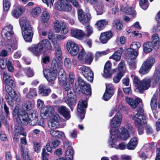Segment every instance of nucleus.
Segmentation results:
<instances>
[{
	"instance_id": "1a4fd4ad",
	"label": "nucleus",
	"mask_w": 160,
	"mask_h": 160,
	"mask_svg": "<svg viewBox=\"0 0 160 160\" xmlns=\"http://www.w3.org/2000/svg\"><path fill=\"white\" fill-rule=\"evenodd\" d=\"M55 63L52 60L50 68L43 70L44 77L49 82L54 81L57 77V74H56L55 71Z\"/></svg>"
},
{
	"instance_id": "e2e57ef3",
	"label": "nucleus",
	"mask_w": 160,
	"mask_h": 160,
	"mask_svg": "<svg viewBox=\"0 0 160 160\" xmlns=\"http://www.w3.org/2000/svg\"><path fill=\"white\" fill-rule=\"evenodd\" d=\"M112 24L113 27L118 29H121L123 27V25L118 20L115 21Z\"/></svg>"
},
{
	"instance_id": "2eb2a0df",
	"label": "nucleus",
	"mask_w": 160,
	"mask_h": 160,
	"mask_svg": "<svg viewBox=\"0 0 160 160\" xmlns=\"http://www.w3.org/2000/svg\"><path fill=\"white\" fill-rule=\"evenodd\" d=\"M78 19L82 23L84 24L88 22L91 18V15L89 13L86 14L82 9L78 10Z\"/></svg>"
},
{
	"instance_id": "9b49d317",
	"label": "nucleus",
	"mask_w": 160,
	"mask_h": 160,
	"mask_svg": "<svg viewBox=\"0 0 160 160\" xmlns=\"http://www.w3.org/2000/svg\"><path fill=\"white\" fill-rule=\"evenodd\" d=\"M78 68L82 71V73L87 80L92 82L93 79V74L90 68L85 66H78Z\"/></svg>"
},
{
	"instance_id": "680f3d73",
	"label": "nucleus",
	"mask_w": 160,
	"mask_h": 160,
	"mask_svg": "<svg viewBox=\"0 0 160 160\" xmlns=\"http://www.w3.org/2000/svg\"><path fill=\"white\" fill-rule=\"evenodd\" d=\"M10 0H3V8L4 11H7L9 9L11 3Z\"/></svg>"
},
{
	"instance_id": "20e7f679",
	"label": "nucleus",
	"mask_w": 160,
	"mask_h": 160,
	"mask_svg": "<svg viewBox=\"0 0 160 160\" xmlns=\"http://www.w3.org/2000/svg\"><path fill=\"white\" fill-rule=\"evenodd\" d=\"M136 126L143 125L146 122V114L144 113L142 107L141 106L137 109V113L135 115L132 116Z\"/></svg>"
},
{
	"instance_id": "5fc2aeb1",
	"label": "nucleus",
	"mask_w": 160,
	"mask_h": 160,
	"mask_svg": "<svg viewBox=\"0 0 160 160\" xmlns=\"http://www.w3.org/2000/svg\"><path fill=\"white\" fill-rule=\"evenodd\" d=\"M131 77L132 78L134 85L137 87L138 88L140 85L141 81H140L139 78L136 76L131 75Z\"/></svg>"
},
{
	"instance_id": "a18cd8bd",
	"label": "nucleus",
	"mask_w": 160,
	"mask_h": 160,
	"mask_svg": "<svg viewBox=\"0 0 160 160\" xmlns=\"http://www.w3.org/2000/svg\"><path fill=\"white\" fill-rule=\"evenodd\" d=\"M41 21L42 23H45L49 20L50 17L49 13L47 11H44L41 16Z\"/></svg>"
},
{
	"instance_id": "de8ad7c7",
	"label": "nucleus",
	"mask_w": 160,
	"mask_h": 160,
	"mask_svg": "<svg viewBox=\"0 0 160 160\" xmlns=\"http://www.w3.org/2000/svg\"><path fill=\"white\" fill-rule=\"evenodd\" d=\"M59 82L60 84L62 85L63 87V88L65 89V87H69L70 85L68 84L66 82V76L63 77H58Z\"/></svg>"
},
{
	"instance_id": "7ed1b4c3",
	"label": "nucleus",
	"mask_w": 160,
	"mask_h": 160,
	"mask_svg": "<svg viewBox=\"0 0 160 160\" xmlns=\"http://www.w3.org/2000/svg\"><path fill=\"white\" fill-rule=\"evenodd\" d=\"M78 83H76L75 88L76 91L79 93H82L87 95L91 94V89L90 84L86 82L82 78L78 77Z\"/></svg>"
},
{
	"instance_id": "c85d7f7f",
	"label": "nucleus",
	"mask_w": 160,
	"mask_h": 160,
	"mask_svg": "<svg viewBox=\"0 0 160 160\" xmlns=\"http://www.w3.org/2000/svg\"><path fill=\"white\" fill-rule=\"evenodd\" d=\"M14 134L17 136L19 135H21L24 136H26V133L24 132V128L20 123H17L15 124Z\"/></svg>"
},
{
	"instance_id": "49530a36",
	"label": "nucleus",
	"mask_w": 160,
	"mask_h": 160,
	"mask_svg": "<svg viewBox=\"0 0 160 160\" xmlns=\"http://www.w3.org/2000/svg\"><path fill=\"white\" fill-rule=\"evenodd\" d=\"M93 59V58L92 53L90 52H88L86 54L83 61L86 63L90 64Z\"/></svg>"
},
{
	"instance_id": "4be33fe9",
	"label": "nucleus",
	"mask_w": 160,
	"mask_h": 160,
	"mask_svg": "<svg viewBox=\"0 0 160 160\" xmlns=\"http://www.w3.org/2000/svg\"><path fill=\"white\" fill-rule=\"evenodd\" d=\"M53 62H54L55 66V71L56 74L57 75L58 73V77H63L66 76V73L64 69L62 67V64L61 62H58L56 59L53 60Z\"/></svg>"
},
{
	"instance_id": "cd10ccee",
	"label": "nucleus",
	"mask_w": 160,
	"mask_h": 160,
	"mask_svg": "<svg viewBox=\"0 0 160 160\" xmlns=\"http://www.w3.org/2000/svg\"><path fill=\"white\" fill-rule=\"evenodd\" d=\"M112 35L113 34L111 31L101 33L100 37L101 42L103 44L107 43Z\"/></svg>"
},
{
	"instance_id": "0e129e2a",
	"label": "nucleus",
	"mask_w": 160,
	"mask_h": 160,
	"mask_svg": "<svg viewBox=\"0 0 160 160\" xmlns=\"http://www.w3.org/2000/svg\"><path fill=\"white\" fill-rule=\"evenodd\" d=\"M123 75L122 73L119 72L117 75L114 76L113 78V81L114 83H117L119 82L120 80Z\"/></svg>"
},
{
	"instance_id": "f3484780",
	"label": "nucleus",
	"mask_w": 160,
	"mask_h": 160,
	"mask_svg": "<svg viewBox=\"0 0 160 160\" xmlns=\"http://www.w3.org/2000/svg\"><path fill=\"white\" fill-rule=\"evenodd\" d=\"M54 24V29L55 32H59L61 31L62 34H65L68 32V29L66 24L62 23L61 26L58 21H56Z\"/></svg>"
},
{
	"instance_id": "58836bf2",
	"label": "nucleus",
	"mask_w": 160,
	"mask_h": 160,
	"mask_svg": "<svg viewBox=\"0 0 160 160\" xmlns=\"http://www.w3.org/2000/svg\"><path fill=\"white\" fill-rule=\"evenodd\" d=\"M154 47V45L152 42H145L143 45V51L145 53H148L152 51Z\"/></svg>"
},
{
	"instance_id": "864d4df0",
	"label": "nucleus",
	"mask_w": 160,
	"mask_h": 160,
	"mask_svg": "<svg viewBox=\"0 0 160 160\" xmlns=\"http://www.w3.org/2000/svg\"><path fill=\"white\" fill-rule=\"evenodd\" d=\"M150 69L142 64L139 70V73L142 75H144L148 73L150 70Z\"/></svg>"
},
{
	"instance_id": "412c9836",
	"label": "nucleus",
	"mask_w": 160,
	"mask_h": 160,
	"mask_svg": "<svg viewBox=\"0 0 160 160\" xmlns=\"http://www.w3.org/2000/svg\"><path fill=\"white\" fill-rule=\"evenodd\" d=\"M52 43L55 50L56 58L60 61L62 59V54L60 44L55 39L52 40Z\"/></svg>"
},
{
	"instance_id": "9d476101",
	"label": "nucleus",
	"mask_w": 160,
	"mask_h": 160,
	"mask_svg": "<svg viewBox=\"0 0 160 160\" xmlns=\"http://www.w3.org/2000/svg\"><path fill=\"white\" fill-rule=\"evenodd\" d=\"M67 48L68 51L72 56L77 55L79 51L78 45L71 40L68 41L67 43Z\"/></svg>"
},
{
	"instance_id": "39448f33",
	"label": "nucleus",
	"mask_w": 160,
	"mask_h": 160,
	"mask_svg": "<svg viewBox=\"0 0 160 160\" xmlns=\"http://www.w3.org/2000/svg\"><path fill=\"white\" fill-rule=\"evenodd\" d=\"M65 90L67 92V95L68 99L65 100V102L70 107L72 111H73V107L75 106L76 102V96L73 88L71 87H65Z\"/></svg>"
},
{
	"instance_id": "4c0bfd02",
	"label": "nucleus",
	"mask_w": 160,
	"mask_h": 160,
	"mask_svg": "<svg viewBox=\"0 0 160 160\" xmlns=\"http://www.w3.org/2000/svg\"><path fill=\"white\" fill-rule=\"evenodd\" d=\"M24 10V8L22 9L18 7H16L12 10V14L14 17L18 18L21 15Z\"/></svg>"
},
{
	"instance_id": "774afa93",
	"label": "nucleus",
	"mask_w": 160,
	"mask_h": 160,
	"mask_svg": "<svg viewBox=\"0 0 160 160\" xmlns=\"http://www.w3.org/2000/svg\"><path fill=\"white\" fill-rule=\"evenodd\" d=\"M97 15H101L103 13V7L101 5L97 6L95 7Z\"/></svg>"
},
{
	"instance_id": "72a5a7b5",
	"label": "nucleus",
	"mask_w": 160,
	"mask_h": 160,
	"mask_svg": "<svg viewBox=\"0 0 160 160\" xmlns=\"http://www.w3.org/2000/svg\"><path fill=\"white\" fill-rule=\"evenodd\" d=\"M108 23V20L106 19H101L98 21L95 25L98 30L100 31L102 30Z\"/></svg>"
},
{
	"instance_id": "a211bd4d",
	"label": "nucleus",
	"mask_w": 160,
	"mask_h": 160,
	"mask_svg": "<svg viewBox=\"0 0 160 160\" xmlns=\"http://www.w3.org/2000/svg\"><path fill=\"white\" fill-rule=\"evenodd\" d=\"M87 107V102L86 100L80 101L78 104L77 111L78 112L81 114L80 117V119L82 120L84 118V114L85 111V108H86Z\"/></svg>"
},
{
	"instance_id": "bb28decb",
	"label": "nucleus",
	"mask_w": 160,
	"mask_h": 160,
	"mask_svg": "<svg viewBox=\"0 0 160 160\" xmlns=\"http://www.w3.org/2000/svg\"><path fill=\"white\" fill-rule=\"evenodd\" d=\"M141 44L138 42H132L130 48L129 50H128L129 53L132 54H134V57L138 56V52L136 51L139 48L141 47Z\"/></svg>"
},
{
	"instance_id": "338daca9",
	"label": "nucleus",
	"mask_w": 160,
	"mask_h": 160,
	"mask_svg": "<svg viewBox=\"0 0 160 160\" xmlns=\"http://www.w3.org/2000/svg\"><path fill=\"white\" fill-rule=\"evenodd\" d=\"M8 64V61L6 58H2L0 59V67L2 69H4Z\"/></svg>"
},
{
	"instance_id": "37998d69",
	"label": "nucleus",
	"mask_w": 160,
	"mask_h": 160,
	"mask_svg": "<svg viewBox=\"0 0 160 160\" xmlns=\"http://www.w3.org/2000/svg\"><path fill=\"white\" fill-rule=\"evenodd\" d=\"M34 107L33 103L29 101H27L22 105V109L25 111H28Z\"/></svg>"
},
{
	"instance_id": "7c9ffc66",
	"label": "nucleus",
	"mask_w": 160,
	"mask_h": 160,
	"mask_svg": "<svg viewBox=\"0 0 160 160\" xmlns=\"http://www.w3.org/2000/svg\"><path fill=\"white\" fill-rule=\"evenodd\" d=\"M138 142V139L137 137L132 138L127 145V148L129 150H134L136 147Z\"/></svg>"
},
{
	"instance_id": "6ab92c4d",
	"label": "nucleus",
	"mask_w": 160,
	"mask_h": 160,
	"mask_svg": "<svg viewBox=\"0 0 160 160\" xmlns=\"http://www.w3.org/2000/svg\"><path fill=\"white\" fill-rule=\"evenodd\" d=\"M114 89L112 84L106 85L105 92L103 95L102 98L105 101L109 100L114 94Z\"/></svg>"
},
{
	"instance_id": "6e6d98bb",
	"label": "nucleus",
	"mask_w": 160,
	"mask_h": 160,
	"mask_svg": "<svg viewBox=\"0 0 160 160\" xmlns=\"http://www.w3.org/2000/svg\"><path fill=\"white\" fill-rule=\"evenodd\" d=\"M24 71L26 75L28 77H32L34 75L33 70L30 68H24Z\"/></svg>"
},
{
	"instance_id": "c03bdc74",
	"label": "nucleus",
	"mask_w": 160,
	"mask_h": 160,
	"mask_svg": "<svg viewBox=\"0 0 160 160\" xmlns=\"http://www.w3.org/2000/svg\"><path fill=\"white\" fill-rule=\"evenodd\" d=\"M155 62V59L152 57H148L143 63L146 66L151 69Z\"/></svg>"
},
{
	"instance_id": "b1692460",
	"label": "nucleus",
	"mask_w": 160,
	"mask_h": 160,
	"mask_svg": "<svg viewBox=\"0 0 160 160\" xmlns=\"http://www.w3.org/2000/svg\"><path fill=\"white\" fill-rule=\"evenodd\" d=\"M18 118L21 122L24 125L29 124V118L28 113L25 112H22L19 113Z\"/></svg>"
},
{
	"instance_id": "3c124183",
	"label": "nucleus",
	"mask_w": 160,
	"mask_h": 160,
	"mask_svg": "<svg viewBox=\"0 0 160 160\" xmlns=\"http://www.w3.org/2000/svg\"><path fill=\"white\" fill-rule=\"evenodd\" d=\"M36 89L31 88L29 89V92L26 95V97L28 98H32L37 95Z\"/></svg>"
},
{
	"instance_id": "603ef678",
	"label": "nucleus",
	"mask_w": 160,
	"mask_h": 160,
	"mask_svg": "<svg viewBox=\"0 0 160 160\" xmlns=\"http://www.w3.org/2000/svg\"><path fill=\"white\" fill-rule=\"evenodd\" d=\"M48 124L49 127L52 129L57 128L59 127V124L58 122L53 120H50L49 121Z\"/></svg>"
},
{
	"instance_id": "69168bd1",
	"label": "nucleus",
	"mask_w": 160,
	"mask_h": 160,
	"mask_svg": "<svg viewBox=\"0 0 160 160\" xmlns=\"http://www.w3.org/2000/svg\"><path fill=\"white\" fill-rule=\"evenodd\" d=\"M33 148L34 151L38 152H40L41 148V144L37 142H34L33 143Z\"/></svg>"
},
{
	"instance_id": "dca6fc26",
	"label": "nucleus",
	"mask_w": 160,
	"mask_h": 160,
	"mask_svg": "<svg viewBox=\"0 0 160 160\" xmlns=\"http://www.w3.org/2000/svg\"><path fill=\"white\" fill-rule=\"evenodd\" d=\"M42 47L39 42L37 44L32 45L28 49L33 54L38 56L45 51L43 50Z\"/></svg>"
},
{
	"instance_id": "79ce46f5",
	"label": "nucleus",
	"mask_w": 160,
	"mask_h": 160,
	"mask_svg": "<svg viewBox=\"0 0 160 160\" xmlns=\"http://www.w3.org/2000/svg\"><path fill=\"white\" fill-rule=\"evenodd\" d=\"M157 95L154 94L151 98L150 102V105L152 111L155 110L157 108Z\"/></svg>"
},
{
	"instance_id": "473e14b6",
	"label": "nucleus",
	"mask_w": 160,
	"mask_h": 160,
	"mask_svg": "<svg viewBox=\"0 0 160 160\" xmlns=\"http://www.w3.org/2000/svg\"><path fill=\"white\" fill-rule=\"evenodd\" d=\"M51 92V90L49 88H47L45 86H40L38 91L39 94L41 96H47Z\"/></svg>"
},
{
	"instance_id": "423d86ee",
	"label": "nucleus",
	"mask_w": 160,
	"mask_h": 160,
	"mask_svg": "<svg viewBox=\"0 0 160 160\" xmlns=\"http://www.w3.org/2000/svg\"><path fill=\"white\" fill-rule=\"evenodd\" d=\"M2 36L5 40H7L5 47L8 51H11L12 50L16 49L18 46L17 41L16 38L13 35H10L9 33H7L6 36V37H4L2 35Z\"/></svg>"
},
{
	"instance_id": "6e6552de",
	"label": "nucleus",
	"mask_w": 160,
	"mask_h": 160,
	"mask_svg": "<svg viewBox=\"0 0 160 160\" xmlns=\"http://www.w3.org/2000/svg\"><path fill=\"white\" fill-rule=\"evenodd\" d=\"M55 5V8L59 11L69 12L72 9L69 0H58Z\"/></svg>"
},
{
	"instance_id": "4d7b16f0",
	"label": "nucleus",
	"mask_w": 160,
	"mask_h": 160,
	"mask_svg": "<svg viewBox=\"0 0 160 160\" xmlns=\"http://www.w3.org/2000/svg\"><path fill=\"white\" fill-rule=\"evenodd\" d=\"M118 70L120 73H122L123 74L125 72L126 70V68L124 61L122 60L119 64Z\"/></svg>"
},
{
	"instance_id": "13d9d810",
	"label": "nucleus",
	"mask_w": 160,
	"mask_h": 160,
	"mask_svg": "<svg viewBox=\"0 0 160 160\" xmlns=\"http://www.w3.org/2000/svg\"><path fill=\"white\" fill-rule=\"evenodd\" d=\"M139 4L140 7L143 10H146L148 7V0H139Z\"/></svg>"
},
{
	"instance_id": "f704fd0d",
	"label": "nucleus",
	"mask_w": 160,
	"mask_h": 160,
	"mask_svg": "<svg viewBox=\"0 0 160 160\" xmlns=\"http://www.w3.org/2000/svg\"><path fill=\"white\" fill-rule=\"evenodd\" d=\"M43 50H50L52 48V45L50 42L47 39H44L39 42Z\"/></svg>"
},
{
	"instance_id": "f257e3e1",
	"label": "nucleus",
	"mask_w": 160,
	"mask_h": 160,
	"mask_svg": "<svg viewBox=\"0 0 160 160\" xmlns=\"http://www.w3.org/2000/svg\"><path fill=\"white\" fill-rule=\"evenodd\" d=\"M121 132L118 136L117 137L116 134V132H112L110 130V139L109 140V143L111 146L112 148H114L117 149L124 150L127 148V145L124 142H122L120 143L118 145H116V143L117 142L118 138H120L122 140H126L129 137V135L128 130L125 128L122 127L120 129Z\"/></svg>"
},
{
	"instance_id": "e433bc0d",
	"label": "nucleus",
	"mask_w": 160,
	"mask_h": 160,
	"mask_svg": "<svg viewBox=\"0 0 160 160\" xmlns=\"http://www.w3.org/2000/svg\"><path fill=\"white\" fill-rule=\"evenodd\" d=\"M123 52V49L122 48H120L114 52L113 55L110 57L109 58L118 61L120 59Z\"/></svg>"
},
{
	"instance_id": "09e8293b",
	"label": "nucleus",
	"mask_w": 160,
	"mask_h": 160,
	"mask_svg": "<svg viewBox=\"0 0 160 160\" xmlns=\"http://www.w3.org/2000/svg\"><path fill=\"white\" fill-rule=\"evenodd\" d=\"M152 42L154 46L158 48L159 47V39L158 35L157 34H154L152 36Z\"/></svg>"
},
{
	"instance_id": "052dcab7",
	"label": "nucleus",
	"mask_w": 160,
	"mask_h": 160,
	"mask_svg": "<svg viewBox=\"0 0 160 160\" xmlns=\"http://www.w3.org/2000/svg\"><path fill=\"white\" fill-rule=\"evenodd\" d=\"M124 11L128 14L131 15L133 17L135 15V10L132 7L126 8L124 9Z\"/></svg>"
},
{
	"instance_id": "0eeeda50",
	"label": "nucleus",
	"mask_w": 160,
	"mask_h": 160,
	"mask_svg": "<svg viewBox=\"0 0 160 160\" xmlns=\"http://www.w3.org/2000/svg\"><path fill=\"white\" fill-rule=\"evenodd\" d=\"M122 114L119 112H118L110 122V125L112 128H110V132L111 130L112 132H116L114 133L116 134L117 137L120 133L119 132L120 131H118L116 128L120 125L122 121Z\"/></svg>"
},
{
	"instance_id": "ddd939ff",
	"label": "nucleus",
	"mask_w": 160,
	"mask_h": 160,
	"mask_svg": "<svg viewBox=\"0 0 160 160\" xmlns=\"http://www.w3.org/2000/svg\"><path fill=\"white\" fill-rule=\"evenodd\" d=\"M54 112V108L52 106L43 108L41 110V116L43 119H46L50 117Z\"/></svg>"
},
{
	"instance_id": "a19ab883",
	"label": "nucleus",
	"mask_w": 160,
	"mask_h": 160,
	"mask_svg": "<svg viewBox=\"0 0 160 160\" xmlns=\"http://www.w3.org/2000/svg\"><path fill=\"white\" fill-rule=\"evenodd\" d=\"M160 78V67H157L153 74L152 79L153 83L156 84L159 81Z\"/></svg>"
},
{
	"instance_id": "bf43d9fd",
	"label": "nucleus",
	"mask_w": 160,
	"mask_h": 160,
	"mask_svg": "<svg viewBox=\"0 0 160 160\" xmlns=\"http://www.w3.org/2000/svg\"><path fill=\"white\" fill-rule=\"evenodd\" d=\"M109 52L108 50H106L103 51L97 52L95 55V60L97 61L100 57L107 54L109 53Z\"/></svg>"
},
{
	"instance_id": "393cba45",
	"label": "nucleus",
	"mask_w": 160,
	"mask_h": 160,
	"mask_svg": "<svg viewBox=\"0 0 160 160\" xmlns=\"http://www.w3.org/2000/svg\"><path fill=\"white\" fill-rule=\"evenodd\" d=\"M126 101L131 108L133 109L135 108L138 104L142 101L141 99L139 98H136L135 99L132 98H127Z\"/></svg>"
},
{
	"instance_id": "4468645a",
	"label": "nucleus",
	"mask_w": 160,
	"mask_h": 160,
	"mask_svg": "<svg viewBox=\"0 0 160 160\" xmlns=\"http://www.w3.org/2000/svg\"><path fill=\"white\" fill-rule=\"evenodd\" d=\"M3 76L2 82L4 85H10L15 86V80L14 78L9 75L6 72L2 71Z\"/></svg>"
},
{
	"instance_id": "ea45409f",
	"label": "nucleus",
	"mask_w": 160,
	"mask_h": 160,
	"mask_svg": "<svg viewBox=\"0 0 160 160\" xmlns=\"http://www.w3.org/2000/svg\"><path fill=\"white\" fill-rule=\"evenodd\" d=\"M21 154V160H26L27 158H29L28 155V152L27 151H24L25 147L22 146V145H20ZM17 160H20L19 158H18L16 156Z\"/></svg>"
},
{
	"instance_id": "c756f323",
	"label": "nucleus",
	"mask_w": 160,
	"mask_h": 160,
	"mask_svg": "<svg viewBox=\"0 0 160 160\" xmlns=\"http://www.w3.org/2000/svg\"><path fill=\"white\" fill-rule=\"evenodd\" d=\"M71 34L72 37L78 39H81L85 35L82 30L77 29H72Z\"/></svg>"
},
{
	"instance_id": "aec40b11",
	"label": "nucleus",
	"mask_w": 160,
	"mask_h": 160,
	"mask_svg": "<svg viewBox=\"0 0 160 160\" xmlns=\"http://www.w3.org/2000/svg\"><path fill=\"white\" fill-rule=\"evenodd\" d=\"M58 110L60 115L66 120H69L71 117L69 109L64 106H59L58 107Z\"/></svg>"
},
{
	"instance_id": "5701e85b",
	"label": "nucleus",
	"mask_w": 160,
	"mask_h": 160,
	"mask_svg": "<svg viewBox=\"0 0 160 160\" xmlns=\"http://www.w3.org/2000/svg\"><path fill=\"white\" fill-rule=\"evenodd\" d=\"M38 113L37 110L31 111L29 114V125L34 126L35 125L38 121Z\"/></svg>"
},
{
	"instance_id": "c9c22d12",
	"label": "nucleus",
	"mask_w": 160,
	"mask_h": 160,
	"mask_svg": "<svg viewBox=\"0 0 160 160\" xmlns=\"http://www.w3.org/2000/svg\"><path fill=\"white\" fill-rule=\"evenodd\" d=\"M13 27L11 25H8L2 29V35L5 37L7 33H9L10 35H13L14 32L12 31Z\"/></svg>"
},
{
	"instance_id": "8fccbe9b",
	"label": "nucleus",
	"mask_w": 160,
	"mask_h": 160,
	"mask_svg": "<svg viewBox=\"0 0 160 160\" xmlns=\"http://www.w3.org/2000/svg\"><path fill=\"white\" fill-rule=\"evenodd\" d=\"M73 151L71 149H68L66 152L65 159L67 160H73Z\"/></svg>"
},
{
	"instance_id": "f8f14e48",
	"label": "nucleus",
	"mask_w": 160,
	"mask_h": 160,
	"mask_svg": "<svg viewBox=\"0 0 160 160\" xmlns=\"http://www.w3.org/2000/svg\"><path fill=\"white\" fill-rule=\"evenodd\" d=\"M151 81L152 79L148 77L142 80L140 86L137 89L138 91L140 93H143L145 91L147 90L151 87Z\"/></svg>"
},
{
	"instance_id": "f03ea898",
	"label": "nucleus",
	"mask_w": 160,
	"mask_h": 160,
	"mask_svg": "<svg viewBox=\"0 0 160 160\" xmlns=\"http://www.w3.org/2000/svg\"><path fill=\"white\" fill-rule=\"evenodd\" d=\"M19 21L24 39L27 42H31L32 41L33 31L29 21L26 19H20Z\"/></svg>"
},
{
	"instance_id": "2f4dec72",
	"label": "nucleus",
	"mask_w": 160,
	"mask_h": 160,
	"mask_svg": "<svg viewBox=\"0 0 160 160\" xmlns=\"http://www.w3.org/2000/svg\"><path fill=\"white\" fill-rule=\"evenodd\" d=\"M134 54H132L130 53H128V56L127 58V61L128 63L130 65V68H135L136 65L135 58L138 56H134Z\"/></svg>"
},
{
	"instance_id": "a878e982",
	"label": "nucleus",
	"mask_w": 160,
	"mask_h": 160,
	"mask_svg": "<svg viewBox=\"0 0 160 160\" xmlns=\"http://www.w3.org/2000/svg\"><path fill=\"white\" fill-rule=\"evenodd\" d=\"M111 63L108 61L106 63L104 69L103 77L105 78H110L112 77V72L111 70Z\"/></svg>"
}]
</instances>
